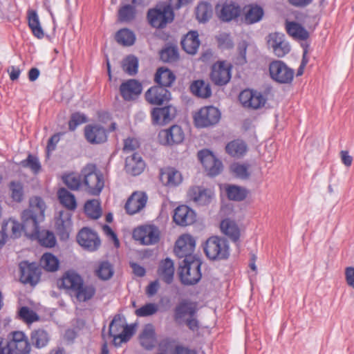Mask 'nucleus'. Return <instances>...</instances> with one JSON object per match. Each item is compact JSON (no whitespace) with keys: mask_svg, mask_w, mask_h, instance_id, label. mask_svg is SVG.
<instances>
[{"mask_svg":"<svg viewBox=\"0 0 354 354\" xmlns=\"http://www.w3.org/2000/svg\"><path fill=\"white\" fill-rule=\"evenodd\" d=\"M113 274V267L108 261L102 262L96 270V275L102 280L109 279Z\"/></svg>","mask_w":354,"mask_h":354,"instance_id":"obj_54","label":"nucleus"},{"mask_svg":"<svg viewBox=\"0 0 354 354\" xmlns=\"http://www.w3.org/2000/svg\"><path fill=\"white\" fill-rule=\"evenodd\" d=\"M221 230L232 241L236 242L239 239L240 230L233 221L228 218L223 220L221 223Z\"/></svg>","mask_w":354,"mask_h":354,"instance_id":"obj_41","label":"nucleus"},{"mask_svg":"<svg viewBox=\"0 0 354 354\" xmlns=\"http://www.w3.org/2000/svg\"><path fill=\"white\" fill-rule=\"evenodd\" d=\"M46 204L39 196L30 198L29 207L22 212L24 233L26 236L36 239L39 243L52 248L56 243L54 234L49 230H39V223L44 220Z\"/></svg>","mask_w":354,"mask_h":354,"instance_id":"obj_1","label":"nucleus"},{"mask_svg":"<svg viewBox=\"0 0 354 354\" xmlns=\"http://www.w3.org/2000/svg\"><path fill=\"white\" fill-rule=\"evenodd\" d=\"M21 164L24 167L30 168L35 173H37L41 169L38 158L30 154L28 155L26 160L21 162Z\"/></svg>","mask_w":354,"mask_h":354,"instance_id":"obj_61","label":"nucleus"},{"mask_svg":"<svg viewBox=\"0 0 354 354\" xmlns=\"http://www.w3.org/2000/svg\"><path fill=\"white\" fill-rule=\"evenodd\" d=\"M19 316L27 324H31L39 319L38 315L27 306H23L19 309Z\"/></svg>","mask_w":354,"mask_h":354,"instance_id":"obj_56","label":"nucleus"},{"mask_svg":"<svg viewBox=\"0 0 354 354\" xmlns=\"http://www.w3.org/2000/svg\"><path fill=\"white\" fill-rule=\"evenodd\" d=\"M216 10L218 12L219 18L225 21H229L236 17L240 12L239 7L232 3H225L221 8L220 6L217 5Z\"/></svg>","mask_w":354,"mask_h":354,"instance_id":"obj_34","label":"nucleus"},{"mask_svg":"<svg viewBox=\"0 0 354 354\" xmlns=\"http://www.w3.org/2000/svg\"><path fill=\"white\" fill-rule=\"evenodd\" d=\"M63 180L65 185L72 190H77L82 184L80 176L75 174L64 176Z\"/></svg>","mask_w":354,"mask_h":354,"instance_id":"obj_58","label":"nucleus"},{"mask_svg":"<svg viewBox=\"0 0 354 354\" xmlns=\"http://www.w3.org/2000/svg\"><path fill=\"white\" fill-rule=\"evenodd\" d=\"M248 44L246 41H243L240 42L237 47L238 57H236V64L243 65L247 62L246 59V52H247Z\"/></svg>","mask_w":354,"mask_h":354,"instance_id":"obj_62","label":"nucleus"},{"mask_svg":"<svg viewBox=\"0 0 354 354\" xmlns=\"http://www.w3.org/2000/svg\"><path fill=\"white\" fill-rule=\"evenodd\" d=\"M84 211L92 218L97 219L100 218L102 212L99 201L97 199L87 201L84 205Z\"/></svg>","mask_w":354,"mask_h":354,"instance_id":"obj_50","label":"nucleus"},{"mask_svg":"<svg viewBox=\"0 0 354 354\" xmlns=\"http://www.w3.org/2000/svg\"><path fill=\"white\" fill-rule=\"evenodd\" d=\"M82 277L73 270L67 271L61 279L60 286L68 290L72 294L75 292L77 287L82 285Z\"/></svg>","mask_w":354,"mask_h":354,"instance_id":"obj_28","label":"nucleus"},{"mask_svg":"<svg viewBox=\"0 0 354 354\" xmlns=\"http://www.w3.org/2000/svg\"><path fill=\"white\" fill-rule=\"evenodd\" d=\"M145 162L138 153H133L131 156L126 158L125 170L133 176L140 174L145 168Z\"/></svg>","mask_w":354,"mask_h":354,"instance_id":"obj_27","label":"nucleus"},{"mask_svg":"<svg viewBox=\"0 0 354 354\" xmlns=\"http://www.w3.org/2000/svg\"><path fill=\"white\" fill-rule=\"evenodd\" d=\"M248 149L247 145L241 140H234L227 144L226 152L234 158H241L245 155Z\"/></svg>","mask_w":354,"mask_h":354,"instance_id":"obj_38","label":"nucleus"},{"mask_svg":"<svg viewBox=\"0 0 354 354\" xmlns=\"http://www.w3.org/2000/svg\"><path fill=\"white\" fill-rule=\"evenodd\" d=\"M212 81L216 85L226 84L231 78V67L224 62L215 63L212 67Z\"/></svg>","mask_w":354,"mask_h":354,"instance_id":"obj_19","label":"nucleus"},{"mask_svg":"<svg viewBox=\"0 0 354 354\" xmlns=\"http://www.w3.org/2000/svg\"><path fill=\"white\" fill-rule=\"evenodd\" d=\"M287 32L295 39L306 40L308 38V31L299 24L295 21H287L286 24Z\"/></svg>","mask_w":354,"mask_h":354,"instance_id":"obj_43","label":"nucleus"},{"mask_svg":"<svg viewBox=\"0 0 354 354\" xmlns=\"http://www.w3.org/2000/svg\"><path fill=\"white\" fill-rule=\"evenodd\" d=\"M83 176V184L86 187V192L91 195H99L104 186V177L100 171H97L95 165L88 164L86 165L81 171Z\"/></svg>","mask_w":354,"mask_h":354,"instance_id":"obj_2","label":"nucleus"},{"mask_svg":"<svg viewBox=\"0 0 354 354\" xmlns=\"http://www.w3.org/2000/svg\"><path fill=\"white\" fill-rule=\"evenodd\" d=\"M21 222L22 223L20 224L17 221L10 218L3 223L1 230L6 237L10 234L12 238H18L21 236V231L23 230L24 232V221L22 218Z\"/></svg>","mask_w":354,"mask_h":354,"instance_id":"obj_35","label":"nucleus"},{"mask_svg":"<svg viewBox=\"0 0 354 354\" xmlns=\"http://www.w3.org/2000/svg\"><path fill=\"white\" fill-rule=\"evenodd\" d=\"M59 202L65 207L70 210H74L77 207L75 196L65 188H60L57 192Z\"/></svg>","mask_w":354,"mask_h":354,"instance_id":"obj_45","label":"nucleus"},{"mask_svg":"<svg viewBox=\"0 0 354 354\" xmlns=\"http://www.w3.org/2000/svg\"><path fill=\"white\" fill-rule=\"evenodd\" d=\"M175 79L176 77L171 71L168 68H159L156 73L154 80L158 86L166 88L171 86Z\"/></svg>","mask_w":354,"mask_h":354,"instance_id":"obj_37","label":"nucleus"},{"mask_svg":"<svg viewBox=\"0 0 354 354\" xmlns=\"http://www.w3.org/2000/svg\"><path fill=\"white\" fill-rule=\"evenodd\" d=\"M138 147V142L136 139L127 138L124 141L123 151L129 153L135 151Z\"/></svg>","mask_w":354,"mask_h":354,"instance_id":"obj_63","label":"nucleus"},{"mask_svg":"<svg viewBox=\"0 0 354 354\" xmlns=\"http://www.w3.org/2000/svg\"><path fill=\"white\" fill-rule=\"evenodd\" d=\"M56 230L62 239H66L69 236L72 228L71 214L66 212H59V217L55 222Z\"/></svg>","mask_w":354,"mask_h":354,"instance_id":"obj_25","label":"nucleus"},{"mask_svg":"<svg viewBox=\"0 0 354 354\" xmlns=\"http://www.w3.org/2000/svg\"><path fill=\"white\" fill-rule=\"evenodd\" d=\"M198 158L207 171L208 175L215 176L221 171L222 162L216 159L208 149H203L198 151Z\"/></svg>","mask_w":354,"mask_h":354,"instance_id":"obj_13","label":"nucleus"},{"mask_svg":"<svg viewBox=\"0 0 354 354\" xmlns=\"http://www.w3.org/2000/svg\"><path fill=\"white\" fill-rule=\"evenodd\" d=\"M221 118L218 109L214 106L201 108L194 115V122L198 127H207L216 124Z\"/></svg>","mask_w":354,"mask_h":354,"instance_id":"obj_10","label":"nucleus"},{"mask_svg":"<svg viewBox=\"0 0 354 354\" xmlns=\"http://www.w3.org/2000/svg\"><path fill=\"white\" fill-rule=\"evenodd\" d=\"M249 166L245 164L234 163L231 166V170L234 175L241 179H248L250 176Z\"/></svg>","mask_w":354,"mask_h":354,"instance_id":"obj_59","label":"nucleus"},{"mask_svg":"<svg viewBox=\"0 0 354 354\" xmlns=\"http://www.w3.org/2000/svg\"><path fill=\"white\" fill-rule=\"evenodd\" d=\"M122 67L123 71L129 75H134L138 72V60L133 55L127 56L122 61Z\"/></svg>","mask_w":354,"mask_h":354,"instance_id":"obj_52","label":"nucleus"},{"mask_svg":"<svg viewBox=\"0 0 354 354\" xmlns=\"http://www.w3.org/2000/svg\"><path fill=\"white\" fill-rule=\"evenodd\" d=\"M173 219L177 225L187 226L195 221L196 214L188 206L180 205L175 209Z\"/></svg>","mask_w":354,"mask_h":354,"instance_id":"obj_24","label":"nucleus"},{"mask_svg":"<svg viewBox=\"0 0 354 354\" xmlns=\"http://www.w3.org/2000/svg\"><path fill=\"white\" fill-rule=\"evenodd\" d=\"M9 188L11 191V197L16 202H21L24 196L23 185L19 181L10 183Z\"/></svg>","mask_w":354,"mask_h":354,"instance_id":"obj_57","label":"nucleus"},{"mask_svg":"<svg viewBox=\"0 0 354 354\" xmlns=\"http://www.w3.org/2000/svg\"><path fill=\"white\" fill-rule=\"evenodd\" d=\"M184 137V132L178 125H173L169 129L162 130L158 134L159 141L164 145L179 144L183 142Z\"/></svg>","mask_w":354,"mask_h":354,"instance_id":"obj_18","label":"nucleus"},{"mask_svg":"<svg viewBox=\"0 0 354 354\" xmlns=\"http://www.w3.org/2000/svg\"><path fill=\"white\" fill-rule=\"evenodd\" d=\"M142 90V84L134 79L127 80L120 86V95L125 101L136 100L140 95Z\"/></svg>","mask_w":354,"mask_h":354,"instance_id":"obj_21","label":"nucleus"},{"mask_svg":"<svg viewBox=\"0 0 354 354\" xmlns=\"http://www.w3.org/2000/svg\"><path fill=\"white\" fill-rule=\"evenodd\" d=\"M28 26L35 37L38 39H42L44 36V30L41 26L39 17L35 10H30L28 11Z\"/></svg>","mask_w":354,"mask_h":354,"instance_id":"obj_42","label":"nucleus"},{"mask_svg":"<svg viewBox=\"0 0 354 354\" xmlns=\"http://www.w3.org/2000/svg\"><path fill=\"white\" fill-rule=\"evenodd\" d=\"M96 292L95 287L91 283H85L84 280L82 285L77 287V290L73 294L80 302H85L91 299Z\"/></svg>","mask_w":354,"mask_h":354,"instance_id":"obj_36","label":"nucleus"},{"mask_svg":"<svg viewBox=\"0 0 354 354\" xmlns=\"http://www.w3.org/2000/svg\"><path fill=\"white\" fill-rule=\"evenodd\" d=\"M50 339L49 333L44 329L34 330L30 335L31 343L37 348H42L46 346Z\"/></svg>","mask_w":354,"mask_h":354,"instance_id":"obj_40","label":"nucleus"},{"mask_svg":"<svg viewBox=\"0 0 354 354\" xmlns=\"http://www.w3.org/2000/svg\"><path fill=\"white\" fill-rule=\"evenodd\" d=\"M190 198L199 205H208L213 196V192L209 189L196 186L192 187L189 191Z\"/></svg>","mask_w":354,"mask_h":354,"instance_id":"obj_26","label":"nucleus"},{"mask_svg":"<svg viewBox=\"0 0 354 354\" xmlns=\"http://www.w3.org/2000/svg\"><path fill=\"white\" fill-rule=\"evenodd\" d=\"M86 117L80 113H75L71 115L68 122V128L71 131H74L77 127L81 124L86 122Z\"/></svg>","mask_w":354,"mask_h":354,"instance_id":"obj_60","label":"nucleus"},{"mask_svg":"<svg viewBox=\"0 0 354 354\" xmlns=\"http://www.w3.org/2000/svg\"><path fill=\"white\" fill-rule=\"evenodd\" d=\"M86 140L91 144H100L107 140L106 129L100 125H87L84 129Z\"/></svg>","mask_w":354,"mask_h":354,"instance_id":"obj_23","label":"nucleus"},{"mask_svg":"<svg viewBox=\"0 0 354 354\" xmlns=\"http://www.w3.org/2000/svg\"><path fill=\"white\" fill-rule=\"evenodd\" d=\"M133 237L142 245H154L160 240V230L153 225L140 226L133 230Z\"/></svg>","mask_w":354,"mask_h":354,"instance_id":"obj_8","label":"nucleus"},{"mask_svg":"<svg viewBox=\"0 0 354 354\" xmlns=\"http://www.w3.org/2000/svg\"><path fill=\"white\" fill-rule=\"evenodd\" d=\"M159 307L157 304L147 303L138 308L135 313L138 317H145L155 315L158 311Z\"/></svg>","mask_w":354,"mask_h":354,"instance_id":"obj_55","label":"nucleus"},{"mask_svg":"<svg viewBox=\"0 0 354 354\" xmlns=\"http://www.w3.org/2000/svg\"><path fill=\"white\" fill-rule=\"evenodd\" d=\"M130 1L131 3H122L118 10V19L120 22L129 23L136 18L138 0Z\"/></svg>","mask_w":354,"mask_h":354,"instance_id":"obj_29","label":"nucleus"},{"mask_svg":"<svg viewBox=\"0 0 354 354\" xmlns=\"http://www.w3.org/2000/svg\"><path fill=\"white\" fill-rule=\"evenodd\" d=\"M192 93L202 98L209 97L212 94L210 86L203 80H196L190 86Z\"/></svg>","mask_w":354,"mask_h":354,"instance_id":"obj_44","label":"nucleus"},{"mask_svg":"<svg viewBox=\"0 0 354 354\" xmlns=\"http://www.w3.org/2000/svg\"><path fill=\"white\" fill-rule=\"evenodd\" d=\"M146 101L153 105H160L171 99V93L163 86H153L145 93Z\"/></svg>","mask_w":354,"mask_h":354,"instance_id":"obj_20","label":"nucleus"},{"mask_svg":"<svg viewBox=\"0 0 354 354\" xmlns=\"http://www.w3.org/2000/svg\"><path fill=\"white\" fill-rule=\"evenodd\" d=\"M201 261L197 258L187 263H181L179 268V275L183 284L194 285L201 279Z\"/></svg>","mask_w":354,"mask_h":354,"instance_id":"obj_5","label":"nucleus"},{"mask_svg":"<svg viewBox=\"0 0 354 354\" xmlns=\"http://www.w3.org/2000/svg\"><path fill=\"white\" fill-rule=\"evenodd\" d=\"M158 274L167 284H170L173 281L174 265L171 259L166 258L160 261L158 269Z\"/></svg>","mask_w":354,"mask_h":354,"instance_id":"obj_30","label":"nucleus"},{"mask_svg":"<svg viewBox=\"0 0 354 354\" xmlns=\"http://www.w3.org/2000/svg\"><path fill=\"white\" fill-rule=\"evenodd\" d=\"M20 281L25 284L35 285L40 278V270L35 263L22 261L19 263Z\"/></svg>","mask_w":354,"mask_h":354,"instance_id":"obj_16","label":"nucleus"},{"mask_svg":"<svg viewBox=\"0 0 354 354\" xmlns=\"http://www.w3.org/2000/svg\"><path fill=\"white\" fill-rule=\"evenodd\" d=\"M140 344L147 350L151 349L155 344V330L152 324L145 326L140 334Z\"/></svg>","mask_w":354,"mask_h":354,"instance_id":"obj_39","label":"nucleus"},{"mask_svg":"<svg viewBox=\"0 0 354 354\" xmlns=\"http://www.w3.org/2000/svg\"><path fill=\"white\" fill-rule=\"evenodd\" d=\"M147 198V196L144 192L133 193L125 204L127 212L129 214L138 213L145 207Z\"/></svg>","mask_w":354,"mask_h":354,"instance_id":"obj_22","label":"nucleus"},{"mask_svg":"<svg viewBox=\"0 0 354 354\" xmlns=\"http://www.w3.org/2000/svg\"><path fill=\"white\" fill-rule=\"evenodd\" d=\"M239 101L244 107L258 109L264 106L266 98L259 92L245 89L239 94Z\"/></svg>","mask_w":354,"mask_h":354,"instance_id":"obj_15","label":"nucleus"},{"mask_svg":"<svg viewBox=\"0 0 354 354\" xmlns=\"http://www.w3.org/2000/svg\"><path fill=\"white\" fill-rule=\"evenodd\" d=\"M115 40L122 46H130L135 43L136 35L131 30L122 28L116 32Z\"/></svg>","mask_w":354,"mask_h":354,"instance_id":"obj_46","label":"nucleus"},{"mask_svg":"<svg viewBox=\"0 0 354 354\" xmlns=\"http://www.w3.org/2000/svg\"><path fill=\"white\" fill-rule=\"evenodd\" d=\"M227 198L231 201H242L248 195L246 189L237 185H228L226 188Z\"/></svg>","mask_w":354,"mask_h":354,"instance_id":"obj_48","label":"nucleus"},{"mask_svg":"<svg viewBox=\"0 0 354 354\" xmlns=\"http://www.w3.org/2000/svg\"><path fill=\"white\" fill-rule=\"evenodd\" d=\"M173 8L170 5L158 8L150 9L147 12L149 24L154 28H162L174 19Z\"/></svg>","mask_w":354,"mask_h":354,"instance_id":"obj_6","label":"nucleus"},{"mask_svg":"<svg viewBox=\"0 0 354 354\" xmlns=\"http://www.w3.org/2000/svg\"><path fill=\"white\" fill-rule=\"evenodd\" d=\"M77 241L82 247L90 252L97 250L101 243L97 234L88 227H84L79 232Z\"/></svg>","mask_w":354,"mask_h":354,"instance_id":"obj_14","label":"nucleus"},{"mask_svg":"<svg viewBox=\"0 0 354 354\" xmlns=\"http://www.w3.org/2000/svg\"><path fill=\"white\" fill-rule=\"evenodd\" d=\"M199 45L198 34L196 31L189 32L181 41L183 49L189 54H195Z\"/></svg>","mask_w":354,"mask_h":354,"instance_id":"obj_33","label":"nucleus"},{"mask_svg":"<svg viewBox=\"0 0 354 354\" xmlns=\"http://www.w3.org/2000/svg\"><path fill=\"white\" fill-rule=\"evenodd\" d=\"M344 274L347 285L354 289V267H346Z\"/></svg>","mask_w":354,"mask_h":354,"instance_id":"obj_64","label":"nucleus"},{"mask_svg":"<svg viewBox=\"0 0 354 354\" xmlns=\"http://www.w3.org/2000/svg\"><path fill=\"white\" fill-rule=\"evenodd\" d=\"M196 15L200 21L205 22L209 20L212 15L211 6L206 2L200 3L196 8Z\"/></svg>","mask_w":354,"mask_h":354,"instance_id":"obj_53","label":"nucleus"},{"mask_svg":"<svg viewBox=\"0 0 354 354\" xmlns=\"http://www.w3.org/2000/svg\"><path fill=\"white\" fill-rule=\"evenodd\" d=\"M269 73L273 80L281 84L291 82L294 77V71L281 60L270 62Z\"/></svg>","mask_w":354,"mask_h":354,"instance_id":"obj_9","label":"nucleus"},{"mask_svg":"<svg viewBox=\"0 0 354 354\" xmlns=\"http://www.w3.org/2000/svg\"><path fill=\"white\" fill-rule=\"evenodd\" d=\"M267 44L272 49L274 55L283 57L290 51V46L286 40L285 35L280 32H272L268 35Z\"/></svg>","mask_w":354,"mask_h":354,"instance_id":"obj_11","label":"nucleus"},{"mask_svg":"<svg viewBox=\"0 0 354 354\" xmlns=\"http://www.w3.org/2000/svg\"><path fill=\"white\" fill-rule=\"evenodd\" d=\"M195 306L189 301H183L180 302L174 309V320L180 324L182 319L186 315L193 317L196 313Z\"/></svg>","mask_w":354,"mask_h":354,"instance_id":"obj_31","label":"nucleus"},{"mask_svg":"<svg viewBox=\"0 0 354 354\" xmlns=\"http://www.w3.org/2000/svg\"><path fill=\"white\" fill-rule=\"evenodd\" d=\"M43 268L50 272H55L59 268V261L55 256L50 253H45L41 259Z\"/></svg>","mask_w":354,"mask_h":354,"instance_id":"obj_51","label":"nucleus"},{"mask_svg":"<svg viewBox=\"0 0 354 354\" xmlns=\"http://www.w3.org/2000/svg\"><path fill=\"white\" fill-rule=\"evenodd\" d=\"M195 245V240L192 236L183 234L176 241L174 252L179 259H184L182 263H187L188 261L198 258L196 255L193 254Z\"/></svg>","mask_w":354,"mask_h":354,"instance_id":"obj_7","label":"nucleus"},{"mask_svg":"<svg viewBox=\"0 0 354 354\" xmlns=\"http://www.w3.org/2000/svg\"><path fill=\"white\" fill-rule=\"evenodd\" d=\"M160 57L164 62H174L178 58V48L174 45L165 46L160 52Z\"/></svg>","mask_w":354,"mask_h":354,"instance_id":"obj_49","label":"nucleus"},{"mask_svg":"<svg viewBox=\"0 0 354 354\" xmlns=\"http://www.w3.org/2000/svg\"><path fill=\"white\" fill-rule=\"evenodd\" d=\"M160 179L166 186L176 187L182 182V176L174 168H168L160 172Z\"/></svg>","mask_w":354,"mask_h":354,"instance_id":"obj_32","label":"nucleus"},{"mask_svg":"<svg viewBox=\"0 0 354 354\" xmlns=\"http://www.w3.org/2000/svg\"><path fill=\"white\" fill-rule=\"evenodd\" d=\"M7 342L14 354H29L30 351L28 339L22 331L11 332L8 336Z\"/></svg>","mask_w":354,"mask_h":354,"instance_id":"obj_12","label":"nucleus"},{"mask_svg":"<svg viewBox=\"0 0 354 354\" xmlns=\"http://www.w3.org/2000/svg\"><path fill=\"white\" fill-rule=\"evenodd\" d=\"M109 335L113 337L114 345L120 346L122 343L129 340L133 335V329L127 325L124 326L121 315L117 314L110 323Z\"/></svg>","mask_w":354,"mask_h":354,"instance_id":"obj_4","label":"nucleus"},{"mask_svg":"<svg viewBox=\"0 0 354 354\" xmlns=\"http://www.w3.org/2000/svg\"><path fill=\"white\" fill-rule=\"evenodd\" d=\"M204 252L210 260H225L230 256L229 245L226 239L211 236L205 242Z\"/></svg>","mask_w":354,"mask_h":354,"instance_id":"obj_3","label":"nucleus"},{"mask_svg":"<svg viewBox=\"0 0 354 354\" xmlns=\"http://www.w3.org/2000/svg\"><path fill=\"white\" fill-rule=\"evenodd\" d=\"M176 109L172 105L153 108L151 111L153 124L165 125L171 122L176 115Z\"/></svg>","mask_w":354,"mask_h":354,"instance_id":"obj_17","label":"nucleus"},{"mask_svg":"<svg viewBox=\"0 0 354 354\" xmlns=\"http://www.w3.org/2000/svg\"><path fill=\"white\" fill-rule=\"evenodd\" d=\"M263 16V10L259 6L251 5L245 10V19L248 24L259 21Z\"/></svg>","mask_w":354,"mask_h":354,"instance_id":"obj_47","label":"nucleus"}]
</instances>
